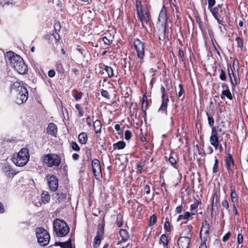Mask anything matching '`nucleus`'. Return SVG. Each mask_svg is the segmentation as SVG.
<instances>
[{
  "label": "nucleus",
  "instance_id": "nucleus-62",
  "mask_svg": "<svg viewBox=\"0 0 248 248\" xmlns=\"http://www.w3.org/2000/svg\"><path fill=\"white\" fill-rule=\"evenodd\" d=\"M182 205H179L176 207L175 211L177 213H178V214L182 212Z\"/></svg>",
  "mask_w": 248,
  "mask_h": 248
},
{
  "label": "nucleus",
  "instance_id": "nucleus-38",
  "mask_svg": "<svg viewBox=\"0 0 248 248\" xmlns=\"http://www.w3.org/2000/svg\"><path fill=\"white\" fill-rule=\"evenodd\" d=\"M215 163L213 168V172L215 173L217 172L218 170V160L216 156H215Z\"/></svg>",
  "mask_w": 248,
  "mask_h": 248
},
{
  "label": "nucleus",
  "instance_id": "nucleus-40",
  "mask_svg": "<svg viewBox=\"0 0 248 248\" xmlns=\"http://www.w3.org/2000/svg\"><path fill=\"white\" fill-rule=\"evenodd\" d=\"M136 8L138 15H140L141 12H142L141 8V4L140 1H136Z\"/></svg>",
  "mask_w": 248,
  "mask_h": 248
},
{
  "label": "nucleus",
  "instance_id": "nucleus-43",
  "mask_svg": "<svg viewBox=\"0 0 248 248\" xmlns=\"http://www.w3.org/2000/svg\"><path fill=\"white\" fill-rule=\"evenodd\" d=\"M72 148L75 151H78L80 150V148L77 143L75 142H72L71 144Z\"/></svg>",
  "mask_w": 248,
  "mask_h": 248
},
{
  "label": "nucleus",
  "instance_id": "nucleus-21",
  "mask_svg": "<svg viewBox=\"0 0 248 248\" xmlns=\"http://www.w3.org/2000/svg\"><path fill=\"white\" fill-rule=\"evenodd\" d=\"M226 162L227 169L228 170L229 172L230 173V172L232 171L231 166V165L234 164V162L232 159V155L230 154H228L226 159Z\"/></svg>",
  "mask_w": 248,
  "mask_h": 248
},
{
  "label": "nucleus",
  "instance_id": "nucleus-30",
  "mask_svg": "<svg viewBox=\"0 0 248 248\" xmlns=\"http://www.w3.org/2000/svg\"><path fill=\"white\" fill-rule=\"evenodd\" d=\"M231 197L232 202L234 203L235 202H238V198L237 194L234 189H231Z\"/></svg>",
  "mask_w": 248,
  "mask_h": 248
},
{
  "label": "nucleus",
  "instance_id": "nucleus-11",
  "mask_svg": "<svg viewBox=\"0 0 248 248\" xmlns=\"http://www.w3.org/2000/svg\"><path fill=\"white\" fill-rule=\"evenodd\" d=\"M161 92L162 93V104L159 108L158 111L161 113L164 112L166 113L169 98L168 95L166 94L165 89L163 86H162L161 88Z\"/></svg>",
  "mask_w": 248,
  "mask_h": 248
},
{
  "label": "nucleus",
  "instance_id": "nucleus-54",
  "mask_svg": "<svg viewBox=\"0 0 248 248\" xmlns=\"http://www.w3.org/2000/svg\"><path fill=\"white\" fill-rule=\"evenodd\" d=\"M237 241L238 244H241L243 241V237L242 235L239 233L237 236Z\"/></svg>",
  "mask_w": 248,
  "mask_h": 248
},
{
  "label": "nucleus",
  "instance_id": "nucleus-32",
  "mask_svg": "<svg viewBox=\"0 0 248 248\" xmlns=\"http://www.w3.org/2000/svg\"><path fill=\"white\" fill-rule=\"evenodd\" d=\"M113 146L114 149H123L125 147V143L124 141H120L114 144Z\"/></svg>",
  "mask_w": 248,
  "mask_h": 248
},
{
  "label": "nucleus",
  "instance_id": "nucleus-34",
  "mask_svg": "<svg viewBox=\"0 0 248 248\" xmlns=\"http://www.w3.org/2000/svg\"><path fill=\"white\" fill-rule=\"evenodd\" d=\"M104 70L107 73L109 78H111L113 76V71L111 67L106 66L104 68Z\"/></svg>",
  "mask_w": 248,
  "mask_h": 248
},
{
  "label": "nucleus",
  "instance_id": "nucleus-63",
  "mask_svg": "<svg viewBox=\"0 0 248 248\" xmlns=\"http://www.w3.org/2000/svg\"><path fill=\"white\" fill-rule=\"evenodd\" d=\"M221 87L223 89V90H229V86L225 83H223L221 85Z\"/></svg>",
  "mask_w": 248,
  "mask_h": 248
},
{
  "label": "nucleus",
  "instance_id": "nucleus-47",
  "mask_svg": "<svg viewBox=\"0 0 248 248\" xmlns=\"http://www.w3.org/2000/svg\"><path fill=\"white\" fill-rule=\"evenodd\" d=\"M57 202H60L63 201L64 199L65 198L64 195L62 193L58 194L57 195Z\"/></svg>",
  "mask_w": 248,
  "mask_h": 248
},
{
  "label": "nucleus",
  "instance_id": "nucleus-5",
  "mask_svg": "<svg viewBox=\"0 0 248 248\" xmlns=\"http://www.w3.org/2000/svg\"><path fill=\"white\" fill-rule=\"evenodd\" d=\"M53 230L57 236L63 237L69 232V227L63 220L56 219L53 222Z\"/></svg>",
  "mask_w": 248,
  "mask_h": 248
},
{
  "label": "nucleus",
  "instance_id": "nucleus-61",
  "mask_svg": "<svg viewBox=\"0 0 248 248\" xmlns=\"http://www.w3.org/2000/svg\"><path fill=\"white\" fill-rule=\"evenodd\" d=\"M86 122L89 126H91L92 120L90 115L87 117Z\"/></svg>",
  "mask_w": 248,
  "mask_h": 248
},
{
  "label": "nucleus",
  "instance_id": "nucleus-15",
  "mask_svg": "<svg viewBox=\"0 0 248 248\" xmlns=\"http://www.w3.org/2000/svg\"><path fill=\"white\" fill-rule=\"evenodd\" d=\"M228 74L232 86L235 87L237 84L240 83V78L237 79L236 78L231 65H228Z\"/></svg>",
  "mask_w": 248,
  "mask_h": 248
},
{
  "label": "nucleus",
  "instance_id": "nucleus-19",
  "mask_svg": "<svg viewBox=\"0 0 248 248\" xmlns=\"http://www.w3.org/2000/svg\"><path fill=\"white\" fill-rule=\"evenodd\" d=\"M46 131L48 134L55 136L57 132V126L54 124L50 123L46 128Z\"/></svg>",
  "mask_w": 248,
  "mask_h": 248
},
{
  "label": "nucleus",
  "instance_id": "nucleus-55",
  "mask_svg": "<svg viewBox=\"0 0 248 248\" xmlns=\"http://www.w3.org/2000/svg\"><path fill=\"white\" fill-rule=\"evenodd\" d=\"M222 206L226 208V209H228L229 208V203L227 200L225 199L222 201Z\"/></svg>",
  "mask_w": 248,
  "mask_h": 248
},
{
  "label": "nucleus",
  "instance_id": "nucleus-27",
  "mask_svg": "<svg viewBox=\"0 0 248 248\" xmlns=\"http://www.w3.org/2000/svg\"><path fill=\"white\" fill-rule=\"evenodd\" d=\"M42 201L44 203H48L50 199V196L47 192H43L42 194Z\"/></svg>",
  "mask_w": 248,
  "mask_h": 248
},
{
  "label": "nucleus",
  "instance_id": "nucleus-13",
  "mask_svg": "<svg viewBox=\"0 0 248 248\" xmlns=\"http://www.w3.org/2000/svg\"><path fill=\"white\" fill-rule=\"evenodd\" d=\"M210 142L215 148L216 150L217 149L219 143L217 133L214 127L212 128V134L210 137Z\"/></svg>",
  "mask_w": 248,
  "mask_h": 248
},
{
  "label": "nucleus",
  "instance_id": "nucleus-8",
  "mask_svg": "<svg viewBox=\"0 0 248 248\" xmlns=\"http://www.w3.org/2000/svg\"><path fill=\"white\" fill-rule=\"evenodd\" d=\"M134 47L139 59L142 61L144 57L145 44L139 39H135Z\"/></svg>",
  "mask_w": 248,
  "mask_h": 248
},
{
  "label": "nucleus",
  "instance_id": "nucleus-42",
  "mask_svg": "<svg viewBox=\"0 0 248 248\" xmlns=\"http://www.w3.org/2000/svg\"><path fill=\"white\" fill-rule=\"evenodd\" d=\"M219 78L221 80L225 81L226 80V74L223 69L220 70Z\"/></svg>",
  "mask_w": 248,
  "mask_h": 248
},
{
  "label": "nucleus",
  "instance_id": "nucleus-29",
  "mask_svg": "<svg viewBox=\"0 0 248 248\" xmlns=\"http://www.w3.org/2000/svg\"><path fill=\"white\" fill-rule=\"evenodd\" d=\"M56 246H60L62 248H72L71 241L69 240V241L65 242V243H55Z\"/></svg>",
  "mask_w": 248,
  "mask_h": 248
},
{
  "label": "nucleus",
  "instance_id": "nucleus-20",
  "mask_svg": "<svg viewBox=\"0 0 248 248\" xmlns=\"http://www.w3.org/2000/svg\"><path fill=\"white\" fill-rule=\"evenodd\" d=\"M191 214L189 212H186L185 213L184 215H180L178 216L177 221H179L181 220L182 219L186 220V221L183 222V223H186L187 221L190 219H191L192 218V217H191ZM181 224H183V223H181Z\"/></svg>",
  "mask_w": 248,
  "mask_h": 248
},
{
  "label": "nucleus",
  "instance_id": "nucleus-39",
  "mask_svg": "<svg viewBox=\"0 0 248 248\" xmlns=\"http://www.w3.org/2000/svg\"><path fill=\"white\" fill-rule=\"evenodd\" d=\"M76 109L78 110V116L82 117L84 114V111L79 104H77L75 106Z\"/></svg>",
  "mask_w": 248,
  "mask_h": 248
},
{
  "label": "nucleus",
  "instance_id": "nucleus-45",
  "mask_svg": "<svg viewBox=\"0 0 248 248\" xmlns=\"http://www.w3.org/2000/svg\"><path fill=\"white\" fill-rule=\"evenodd\" d=\"M82 96V93L80 92H78L77 91H74V94L73 95V96L75 98H76L77 100L80 99L81 98Z\"/></svg>",
  "mask_w": 248,
  "mask_h": 248
},
{
  "label": "nucleus",
  "instance_id": "nucleus-12",
  "mask_svg": "<svg viewBox=\"0 0 248 248\" xmlns=\"http://www.w3.org/2000/svg\"><path fill=\"white\" fill-rule=\"evenodd\" d=\"M212 15L217 20V23L219 24H221V22L223 20V16L225 14V11L222 9H218L217 8H214L210 11Z\"/></svg>",
  "mask_w": 248,
  "mask_h": 248
},
{
  "label": "nucleus",
  "instance_id": "nucleus-24",
  "mask_svg": "<svg viewBox=\"0 0 248 248\" xmlns=\"http://www.w3.org/2000/svg\"><path fill=\"white\" fill-rule=\"evenodd\" d=\"M226 97L228 99L230 100L232 99V93L230 91V90H223L221 93V98L222 99H224L225 98V97Z\"/></svg>",
  "mask_w": 248,
  "mask_h": 248
},
{
  "label": "nucleus",
  "instance_id": "nucleus-59",
  "mask_svg": "<svg viewBox=\"0 0 248 248\" xmlns=\"http://www.w3.org/2000/svg\"><path fill=\"white\" fill-rule=\"evenodd\" d=\"M48 75L50 78H53L55 75V72L54 70H49L48 72Z\"/></svg>",
  "mask_w": 248,
  "mask_h": 248
},
{
  "label": "nucleus",
  "instance_id": "nucleus-57",
  "mask_svg": "<svg viewBox=\"0 0 248 248\" xmlns=\"http://www.w3.org/2000/svg\"><path fill=\"white\" fill-rule=\"evenodd\" d=\"M208 120L209 124L211 126H213L214 124V120L213 118L208 116Z\"/></svg>",
  "mask_w": 248,
  "mask_h": 248
},
{
  "label": "nucleus",
  "instance_id": "nucleus-58",
  "mask_svg": "<svg viewBox=\"0 0 248 248\" xmlns=\"http://www.w3.org/2000/svg\"><path fill=\"white\" fill-rule=\"evenodd\" d=\"M53 36L54 38H55V39L57 41H58L59 40V39H60V35H59L58 32L55 31L53 33Z\"/></svg>",
  "mask_w": 248,
  "mask_h": 248
},
{
  "label": "nucleus",
  "instance_id": "nucleus-51",
  "mask_svg": "<svg viewBox=\"0 0 248 248\" xmlns=\"http://www.w3.org/2000/svg\"><path fill=\"white\" fill-rule=\"evenodd\" d=\"M168 160L172 165H175L177 162L176 160L172 156L169 157Z\"/></svg>",
  "mask_w": 248,
  "mask_h": 248
},
{
  "label": "nucleus",
  "instance_id": "nucleus-2",
  "mask_svg": "<svg viewBox=\"0 0 248 248\" xmlns=\"http://www.w3.org/2000/svg\"><path fill=\"white\" fill-rule=\"evenodd\" d=\"M15 101L17 104L20 105L25 103L28 98V92L27 89L19 83H15L12 87Z\"/></svg>",
  "mask_w": 248,
  "mask_h": 248
},
{
  "label": "nucleus",
  "instance_id": "nucleus-50",
  "mask_svg": "<svg viewBox=\"0 0 248 248\" xmlns=\"http://www.w3.org/2000/svg\"><path fill=\"white\" fill-rule=\"evenodd\" d=\"M164 229L167 231V232H170V223L168 221H166L164 223Z\"/></svg>",
  "mask_w": 248,
  "mask_h": 248
},
{
  "label": "nucleus",
  "instance_id": "nucleus-60",
  "mask_svg": "<svg viewBox=\"0 0 248 248\" xmlns=\"http://www.w3.org/2000/svg\"><path fill=\"white\" fill-rule=\"evenodd\" d=\"M144 192L146 193L147 194H149L150 193V187L148 185H146L144 188Z\"/></svg>",
  "mask_w": 248,
  "mask_h": 248
},
{
  "label": "nucleus",
  "instance_id": "nucleus-37",
  "mask_svg": "<svg viewBox=\"0 0 248 248\" xmlns=\"http://www.w3.org/2000/svg\"><path fill=\"white\" fill-rule=\"evenodd\" d=\"M217 202H218V197H217V193H216L214 194L213 197L212 206V210H213L214 207L217 206Z\"/></svg>",
  "mask_w": 248,
  "mask_h": 248
},
{
  "label": "nucleus",
  "instance_id": "nucleus-49",
  "mask_svg": "<svg viewBox=\"0 0 248 248\" xmlns=\"http://www.w3.org/2000/svg\"><path fill=\"white\" fill-rule=\"evenodd\" d=\"M156 221V217L155 215H153L150 217V225H153L154 224Z\"/></svg>",
  "mask_w": 248,
  "mask_h": 248
},
{
  "label": "nucleus",
  "instance_id": "nucleus-23",
  "mask_svg": "<svg viewBox=\"0 0 248 248\" xmlns=\"http://www.w3.org/2000/svg\"><path fill=\"white\" fill-rule=\"evenodd\" d=\"M93 127L96 133H98L101 132L102 124L100 121L98 120H96L93 123Z\"/></svg>",
  "mask_w": 248,
  "mask_h": 248
},
{
  "label": "nucleus",
  "instance_id": "nucleus-10",
  "mask_svg": "<svg viewBox=\"0 0 248 248\" xmlns=\"http://www.w3.org/2000/svg\"><path fill=\"white\" fill-rule=\"evenodd\" d=\"M210 225L207 221H205L202 225L200 232V237L202 239V242H205L207 241L208 236L209 233Z\"/></svg>",
  "mask_w": 248,
  "mask_h": 248
},
{
  "label": "nucleus",
  "instance_id": "nucleus-4",
  "mask_svg": "<svg viewBox=\"0 0 248 248\" xmlns=\"http://www.w3.org/2000/svg\"><path fill=\"white\" fill-rule=\"evenodd\" d=\"M13 163L17 166H25L29 161V154L27 148H22L17 154H14L13 157Z\"/></svg>",
  "mask_w": 248,
  "mask_h": 248
},
{
  "label": "nucleus",
  "instance_id": "nucleus-28",
  "mask_svg": "<svg viewBox=\"0 0 248 248\" xmlns=\"http://www.w3.org/2000/svg\"><path fill=\"white\" fill-rule=\"evenodd\" d=\"M199 205V202L196 201L194 203L190 205V213L192 215H195L197 214L196 209Z\"/></svg>",
  "mask_w": 248,
  "mask_h": 248
},
{
  "label": "nucleus",
  "instance_id": "nucleus-52",
  "mask_svg": "<svg viewBox=\"0 0 248 248\" xmlns=\"http://www.w3.org/2000/svg\"><path fill=\"white\" fill-rule=\"evenodd\" d=\"M231 235V233L230 232H228L223 237L222 241L223 242H226L229 238Z\"/></svg>",
  "mask_w": 248,
  "mask_h": 248
},
{
  "label": "nucleus",
  "instance_id": "nucleus-35",
  "mask_svg": "<svg viewBox=\"0 0 248 248\" xmlns=\"http://www.w3.org/2000/svg\"><path fill=\"white\" fill-rule=\"evenodd\" d=\"M179 89L178 93H177V96L179 98H181V100H182L184 98V96H182V95L184 93V91L181 84L179 85Z\"/></svg>",
  "mask_w": 248,
  "mask_h": 248
},
{
  "label": "nucleus",
  "instance_id": "nucleus-56",
  "mask_svg": "<svg viewBox=\"0 0 248 248\" xmlns=\"http://www.w3.org/2000/svg\"><path fill=\"white\" fill-rule=\"evenodd\" d=\"M239 61L237 59H234L233 62V63H232V66L234 67L235 65H237L238 68L237 69V72L238 73V71H239Z\"/></svg>",
  "mask_w": 248,
  "mask_h": 248
},
{
  "label": "nucleus",
  "instance_id": "nucleus-7",
  "mask_svg": "<svg viewBox=\"0 0 248 248\" xmlns=\"http://www.w3.org/2000/svg\"><path fill=\"white\" fill-rule=\"evenodd\" d=\"M43 160L44 162L49 167L59 166L61 160L60 157L54 154H49L44 155Z\"/></svg>",
  "mask_w": 248,
  "mask_h": 248
},
{
  "label": "nucleus",
  "instance_id": "nucleus-44",
  "mask_svg": "<svg viewBox=\"0 0 248 248\" xmlns=\"http://www.w3.org/2000/svg\"><path fill=\"white\" fill-rule=\"evenodd\" d=\"M132 137V133L129 130H126L124 133V138L126 140H129Z\"/></svg>",
  "mask_w": 248,
  "mask_h": 248
},
{
  "label": "nucleus",
  "instance_id": "nucleus-16",
  "mask_svg": "<svg viewBox=\"0 0 248 248\" xmlns=\"http://www.w3.org/2000/svg\"><path fill=\"white\" fill-rule=\"evenodd\" d=\"M190 239L188 237H180L178 240V245L179 248H188Z\"/></svg>",
  "mask_w": 248,
  "mask_h": 248
},
{
  "label": "nucleus",
  "instance_id": "nucleus-22",
  "mask_svg": "<svg viewBox=\"0 0 248 248\" xmlns=\"http://www.w3.org/2000/svg\"><path fill=\"white\" fill-rule=\"evenodd\" d=\"M3 171L6 175L9 177H13L16 174L14 172L13 170L12 169L11 167L9 165L4 166L3 168Z\"/></svg>",
  "mask_w": 248,
  "mask_h": 248
},
{
  "label": "nucleus",
  "instance_id": "nucleus-1",
  "mask_svg": "<svg viewBox=\"0 0 248 248\" xmlns=\"http://www.w3.org/2000/svg\"><path fill=\"white\" fill-rule=\"evenodd\" d=\"M5 58L9 65L16 70L19 74L23 75L27 72L28 67L20 56L9 51L6 53Z\"/></svg>",
  "mask_w": 248,
  "mask_h": 248
},
{
  "label": "nucleus",
  "instance_id": "nucleus-25",
  "mask_svg": "<svg viewBox=\"0 0 248 248\" xmlns=\"http://www.w3.org/2000/svg\"><path fill=\"white\" fill-rule=\"evenodd\" d=\"M88 137L84 132L80 133L78 135V141L81 144H85L87 142Z\"/></svg>",
  "mask_w": 248,
  "mask_h": 248
},
{
  "label": "nucleus",
  "instance_id": "nucleus-33",
  "mask_svg": "<svg viewBox=\"0 0 248 248\" xmlns=\"http://www.w3.org/2000/svg\"><path fill=\"white\" fill-rule=\"evenodd\" d=\"M160 241L163 244L164 247H167L168 244V237L166 234H162L160 238Z\"/></svg>",
  "mask_w": 248,
  "mask_h": 248
},
{
  "label": "nucleus",
  "instance_id": "nucleus-26",
  "mask_svg": "<svg viewBox=\"0 0 248 248\" xmlns=\"http://www.w3.org/2000/svg\"><path fill=\"white\" fill-rule=\"evenodd\" d=\"M148 108V101L146 94H144L141 101V108L143 111H145Z\"/></svg>",
  "mask_w": 248,
  "mask_h": 248
},
{
  "label": "nucleus",
  "instance_id": "nucleus-6",
  "mask_svg": "<svg viewBox=\"0 0 248 248\" xmlns=\"http://www.w3.org/2000/svg\"><path fill=\"white\" fill-rule=\"evenodd\" d=\"M35 233L38 242L40 246H46L48 244L50 237L46 230L42 227H38L36 229Z\"/></svg>",
  "mask_w": 248,
  "mask_h": 248
},
{
  "label": "nucleus",
  "instance_id": "nucleus-46",
  "mask_svg": "<svg viewBox=\"0 0 248 248\" xmlns=\"http://www.w3.org/2000/svg\"><path fill=\"white\" fill-rule=\"evenodd\" d=\"M102 40L104 42V43L107 45H110L112 42V40L108 39L106 36L104 37Z\"/></svg>",
  "mask_w": 248,
  "mask_h": 248
},
{
  "label": "nucleus",
  "instance_id": "nucleus-48",
  "mask_svg": "<svg viewBox=\"0 0 248 248\" xmlns=\"http://www.w3.org/2000/svg\"><path fill=\"white\" fill-rule=\"evenodd\" d=\"M54 28L55 31L58 32L60 31L61 29V26L60 23L59 22H56L54 25Z\"/></svg>",
  "mask_w": 248,
  "mask_h": 248
},
{
  "label": "nucleus",
  "instance_id": "nucleus-53",
  "mask_svg": "<svg viewBox=\"0 0 248 248\" xmlns=\"http://www.w3.org/2000/svg\"><path fill=\"white\" fill-rule=\"evenodd\" d=\"M102 95L106 98H109V94L108 91L103 90L101 92Z\"/></svg>",
  "mask_w": 248,
  "mask_h": 248
},
{
  "label": "nucleus",
  "instance_id": "nucleus-64",
  "mask_svg": "<svg viewBox=\"0 0 248 248\" xmlns=\"http://www.w3.org/2000/svg\"><path fill=\"white\" fill-rule=\"evenodd\" d=\"M199 248H207L206 242H202Z\"/></svg>",
  "mask_w": 248,
  "mask_h": 248
},
{
  "label": "nucleus",
  "instance_id": "nucleus-3",
  "mask_svg": "<svg viewBox=\"0 0 248 248\" xmlns=\"http://www.w3.org/2000/svg\"><path fill=\"white\" fill-rule=\"evenodd\" d=\"M158 20V37L160 40H163L165 37V31L167 21V9L164 6L160 11Z\"/></svg>",
  "mask_w": 248,
  "mask_h": 248
},
{
  "label": "nucleus",
  "instance_id": "nucleus-41",
  "mask_svg": "<svg viewBox=\"0 0 248 248\" xmlns=\"http://www.w3.org/2000/svg\"><path fill=\"white\" fill-rule=\"evenodd\" d=\"M216 3L215 0H208V9L210 10V11H211V10H213L214 8L213 7Z\"/></svg>",
  "mask_w": 248,
  "mask_h": 248
},
{
  "label": "nucleus",
  "instance_id": "nucleus-17",
  "mask_svg": "<svg viewBox=\"0 0 248 248\" xmlns=\"http://www.w3.org/2000/svg\"><path fill=\"white\" fill-rule=\"evenodd\" d=\"M104 234V229L102 227L98 228L97 235L94 239V247H98L101 242Z\"/></svg>",
  "mask_w": 248,
  "mask_h": 248
},
{
  "label": "nucleus",
  "instance_id": "nucleus-31",
  "mask_svg": "<svg viewBox=\"0 0 248 248\" xmlns=\"http://www.w3.org/2000/svg\"><path fill=\"white\" fill-rule=\"evenodd\" d=\"M120 235L122 240L124 241L127 240L129 237L128 232L126 230L121 229L120 231Z\"/></svg>",
  "mask_w": 248,
  "mask_h": 248
},
{
  "label": "nucleus",
  "instance_id": "nucleus-14",
  "mask_svg": "<svg viewBox=\"0 0 248 248\" xmlns=\"http://www.w3.org/2000/svg\"><path fill=\"white\" fill-rule=\"evenodd\" d=\"M48 185L52 191H55L58 188V180L54 175L47 176Z\"/></svg>",
  "mask_w": 248,
  "mask_h": 248
},
{
  "label": "nucleus",
  "instance_id": "nucleus-18",
  "mask_svg": "<svg viewBox=\"0 0 248 248\" xmlns=\"http://www.w3.org/2000/svg\"><path fill=\"white\" fill-rule=\"evenodd\" d=\"M138 16L141 21L143 27H144V23H147L150 20L149 14L147 12L143 13L142 11L140 15H138Z\"/></svg>",
  "mask_w": 248,
  "mask_h": 248
},
{
  "label": "nucleus",
  "instance_id": "nucleus-9",
  "mask_svg": "<svg viewBox=\"0 0 248 248\" xmlns=\"http://www.w3.org/2000/svg\"><path fill=\"white\" fill-rule=\"evenodd\" d=\"M92 170L94 177L96 179H99L102 177V171L99 161L97 159H94L92 162Z\"/></svg>",
  "mask_w": 248,
  "mask_h": 248
},
{
  "label": "nucleus",
  "instance_id": "nucleus-36",
  "mask_svg": "<svg viewBox=\"0 0 248 248\" xmlns=\"http://www.w3.org/2000/svg\"><path fill=\"white\" fill-rule=\"evenodd\" d=\"M116 224L118 227H121L123 225V217L121 215H117Z\"/></svg>",
  "mask_w": 248,
  "mask_h": 248
}]
</instances>
